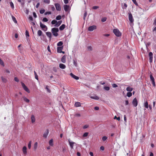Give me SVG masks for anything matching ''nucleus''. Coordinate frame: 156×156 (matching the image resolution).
<instances>
[{
	"label": "nucleus",
	"mask_w": 156,
	"mask_h": 156,
	"mask_svg": "<svg viewBox=\"0 0 156 156\" xmlns=\"http://www.w3.org/2000/svg\"><path fill=\"white\" fill-rule=\"evenodd\" d=\"M33 15L34 17L35 18H36L37 17V15L36 14V13L35 12H33Z\"/></svg>",
	"instance_id": "69168bd1"
},
{
	"label": "nucleus",
	"mask_w": 156,
	"mask_h": 156,
	"mask_svg": "<svg viewBox=\"0 0 156 156\" xmlns=\"http://www.w3.org/2000/svg\"><path fill=\"white\" fill-rule=\"evenodd\" d=\"M87 15V12H85L84 14V15H83V19L84 20H85V18H86Z\"/></svg>",
	"instance_id": "5fc2aeb1"
},
{
	"label": "nucleus",
	"mask_w": 156,
	"mask_h": 156,
	"mask_svg": "<svg viewBox=\"0 0 156 156\" xmlns=\"http://www.w3.org/2000/svg\"><path fill=\"white\" fill-rule=\"evenodd\" d=\"M99 7L98 6H94L92 7L93 9H96L99 8Z\"/></svg>",
	"instance_id": "6e6d98bb"
},
{
	"label": "nucleus",
	"mask_w": 156,
	"mask_h": 156,
	"mask_svg": "<svg viewBox=\"0 0 156 156\" xmlns=\"http://www.w3.org/2000/svg\"><path fill=\"white\" fill-rule=\"evenodd\" d=\"M113 32L117 37H120L121 36V33L118 29H114L113 30Z\"/></svg>",
	"instance_id": "f03ea898"
},
{
	"label": "nucleus",
	"mask_w": 156,
	"mask_h": 156,
	"mask_svg": "<svg viewBox=\"0 0 156 156\" xmlns=\"http://www.w3.org/2000/svg\"><path fill=\"white\" fill-rule=\"evenodd\" d=\"M133 3L136 6H138V4L136 1V0H132Z\"/></svg>",
	"instance_id": "09e8293b"
},
{
	"label": "nucleus",
	"mask_w": 156,
	"mask_h": 156,
	"mask_svg": "<svg viewBox=\"0 0 156 156\" xmlns=\"http://www.w3.org/2000/svg\"><path fill=\"white\" fill-rule=\"evenodd\" d=\"M114 119H116L117 120L119 121L120 120V117H117L116 116H115Z\"/></svg>",
	"instance_id": "603ef678"
},
{
	"label": "nucleus",
	"mask_w": 156,
	"mask_h": 156,
	"mask_svg": "<svg viewBox=\"0 0 156 156\" xmlns=\"http://www.w3.org/2000/svg\"><path fill=\"white\" fill-rule=\"evenodd\" d=\"M64 8L65 11L66 12H67L69 9V6L66 5H64Z\"/></svg>",
	"instance_id": "f8f14e48"
},
{
	"label": "nucleus",
	"mask_w": 156,
	"mask_h": 156,
	"mask_svg": "<svg viewBox=\"0 0 156 156\" xmlns=\"http://www.w3.org/2000/svg\"><path fill=\"white\" fill-rule=\"evenodd\" d=\"M27 148L26 146H24L22 149V151L24 154H27Z\"/></svg>",
	"instance_id": "4468645a"
},
{
	"label": "nucleus",
	"mask_w": 156,
	"mask_h": 156,
	"mask_svg": "<svg viewBox=\"0 0 156 156\" xmlns=\"http://www.w3.org/2000/svg\"><path fill=\"white\" fill-rule=\"evenodd\" d=\"M23 100L25 101L27 103H29L30 101V100L29 99H27L25 97H23Z\"/></svg>",
	"instance_id": "bb28decb"
},
{
	"label": "nucleus",
	"mask_w": 156,
	"mask_h": 156,
	"mask_svg": "<svg viewBox=\"0 0 156 156\" xmlns=\"http://www.w3.org/2000/svg\"><path fill=\"white\" fill-rule=\"evenodd\" d=\"M45 11V10L44 9H41L40 10V12L41 14H42Z\"/></svg>",
	"instance_id": "e433bc0d"
},
{
	"label": "nucleus",
	"mask_w": 156,
	"mask_h": 156,
	"mask_svg": "<svg viewBox=\"0 0 156 156\" xmlns=\"http://www.w3.org/2000/svg\"><path fill=\"white\" fill-rule=\"evenodd\" d=\"M107 18L106 17H105L101 19V21L102 22H105Z\"/></svg>",
	"instance_id": "49530a36"
},
{
	"label": "nucleus",
	"mask_w": 156,
	"mask_h": 156,
	"mask_svg": "<svg viewBox=\"0 0 156 156\" xmlns=\"http://www.w3.org/2000/svg\"><path fill=\"white\" fill-rule=\"evenodd\" d=\"M49 133V130L47 129L43 134V136L44 138H46Z\"/></svg>",
	"instance_id": "9b49d317"
},
{
	"label": "nucleus",
	"mask_w": 156,
	"mask_h": 156,
	"mask_svg": "<svg viewBox=\"0 0 156 156\" xmlns=\"http://www.w3.org/2000/svg\"><path fill=\"white\" fill-rule=\"evenodd\" d=\"M65 27V25L64 24H62L59 28V29L60 30H63Z\"/></svg>",
	"instance_id": "5701e85b"
},
{
	"label": "nucleus",
	"mask_w": 156,
	"mask_h": 156,
	"mask_svg": "<svg viewBox=\"0 0 156 156\" xmlns=\"http://www.w3.org/2000/svg\"><path fill=\"white\" fill-rule=\"evenodd\" d=\"M46 89L47 90V91L49 93H50L51 92V90L50 89H49L48 88V86H47L46 87Z\"/></svg>",
	"instance_id": "8fccbe9b"
},
{
	"label": "nucleus",
	"mask_w": 156,
	"mask_h": 156,
	"mask_svg": "<svg viewBox=\"0 0 156 156\" xmlns=\"http://www.w3.org/2000/svg\"><path fill=\"white\" fill-rule=\"evenodd\" d=\"M112 86L113 87H118V86L115 83L112 84Z\"/></svg>",
	"instance_id": "13d9d810"
},
{
	"label": "nucleus",
	"mask_w": 156,
	"mask_h": 156,
	"mask_svg": "<svg viewBox=\"0 0 156 156\" xmlns=\"http://www.w3.org/2000/svg\"><path fill=\"white\" fill-rule=\"evenodd\" d=\"M144 106L145 108H147L148 107V104L147 101H146L144 103Z\"/></svg>",
	"instance_id": "72a5a7b5"
},
{
	"label": "nucleus",
	"mask_w": 156,
	"mask_h": 156,
	"mask_svg": "<svg viewBox=\"0 0 156 156\" xmlns=\"http://www.w3.org/2000/svg\"><path fill=\"white\" fill-rule=\"evenodd\" d=\"M107 139V137L105 136H104L102 138V140L103 141H105Z\"/></svg>",
	"instance_id": "c03bdc74"
},
{
	"label": "nucleus",
	"mask_w": 156,
	"mask_h": 156,
	"mask_svg": "<svg viewBox=\"0 0 156 156\" xmlns=\"http://www.w3.org/2000/svg\"><path fill=\"white\" fill-rule=\"evenodd\" d=\"M31 141H29L28 144V147L29 149H30L31 147Z\"/></svg>",
	"instance_id": "c9c22d12"
},
{
	"label": "nucleus",
	"mask_w": 156,
	"mask_h": 156,
	"mask_svg": "<svg viewBox=\"0 0 156 156\" xmlns=\"http://www.w3.org/2000/svg\"><path fill=\"white\" fill-rule=\"evenodd\" d=\"M127 95L128 97H130L132 95V93L130 92H128Z\"/></svg>",
	"instance_id": "79ce46f5"
},
{
	"label": "nucleus",
	"mask_w": 156,
	"mask_h": 156,
	"mask_svg": "<svg viewBox=\"0 0 156 156\" xmlns=\"http://www.w3.org/2000/svg\"><path fill=\"white\" fill-rule=\"evenodd\" d=\"M66 56L65 55L63 56L61 58V61L63 63H65L66 62Z\"/></svg>",
	"instance_id": "412c9836"
},
{
	"label": "nucleus",
	"mask_w": 156,
	"mask_h": 156,
	"mask_svg": "<svg viewBox=\"0 0 156 156\" xmlns=\"http://www.w3.org/2000/svg\"><path fill=\"white\" fill-rule=\"evenodd\" d=\"M26 35L27 37H29V32L27 30H26Z\"/></svg>",
	"instance_id": "864d4df0"
},
{
	"label": "nucleus",
	"mask_w": 156,
	"mask_h": 156,
	"mask_svg": "<svg viewBox=\"0 0 156 156\" xmlns=\"http://www.w3.org/2000/svg\"><path fill=\"white\" fill-rule=\"evenodd\" d=\"M10 4L11 7L12 9H13L14 8V6L13 2H10Z\"/></svg>",
	"instance_id": "4c0bfd02"
},
{
	"label": "nucleus",
	"mask_w": 156,
	"mask_h": 156,
	"mask_svg": "<svg viewBox=\"0 0 156 156\" xmlns=\"http://www.w3.org/2000/svg\"><path fill=\"white\" fill-rule=\"evenodd\" d=\"M129 20L131 23H132L134 21V19L133 18V16L131 13H129Z\"/></svg>",
	"instance_id": "9d476101"
},
{
	"label": "nucleus",
	"mask_w": 156,
	"mask_h": 156,
	"mask_svg": "<svg viewBox=\"0 0 156 156\" xmlns=\"http://www.w3.org/2000/svg\"><path fill=\"white\" fill-rule=\"evenodd\" d=\"M90 98H91L96 99V100H98L99 99V98L98 96H96V95H94L92 96H90Z\"/></svg>",
	"instance_id": "aec40b11"
},
{
	"label": "nucleus",
	"mask_w": 156,
	"mask_h": 156,
	"mask_svg": "<svg viewBox=\"0 0 156 156\" xmlns=\"http://www.w3.org/2000/svg\"><path fill=\"white\" fill-rule=\"evenodd\" d=\"M149 62H150L151 63L153 60V57H149Z\"/></svg>",
	"instance_id": "e2e57ef3"
},
{
	"label": "nucleus",
	"mask_w": 156,
	"mask_h": 156,
	"mask_svg": "<svg viewBox=\"0 0 156 156\" xmlns=\"http://www.w3.org/2000/svg\"><path fill=\"white\" fill-rule=\"evenodd\" d=\"M104 89L106 90H109L110 89V88L108 87H104Z\"/></svg>",
	"instance_id": "a18cd8bd"
},
{
	"label": "nucleus",
	"mask_w": 156,
	"mask_h": 156,
	"mask_svg": "<svg viewBox=\"0 0 156 156\" xmlns=\"http://www.w3.org/2000/svg\"><path fill=\"white\" fill-rule=\"evenodd\" d=\"M68 141L71 148V151L72 152V150L73 149L74 145L75 144V143L74 142H71L70 139L68 140Z\"/></svg>",
	"instance_id": "423d86ee"
},
{
	"label": "nucleus",
	"mask_w": 156,
	"mask_h": 156,
	"mask_svg": "<svg viewBox=\"0 0 156 156\" xmlns=\"http://www.w3.org/2000/svg\"><path fill=\"white\" fill-rule=\"evenodd\" d=\"M150 77L151 80V81L154 87L155 86V83L154 81V77H153L152 74H150Z\"/></svg>",
	"instance_id": "39448f33"
},
{
	"label": "nucleus",
	"mask_w": 156,
	"mask_h": 156,
	"mask_svg": "<svg viewBox=\"0 0 156 156\" xmlns=\"http://www.w3.org/2000/svg\"><path fill=\"white\" fill-rule=\"evenodd\" d=\"M55 5L56 9L58 11H60L61 10V7L60 5L58 3H55Z\"/></svg>",
	"instance_id": "6e6552de"
},
{
	"label": "nucleus",
	"mask_w": 156,
	"mask_h": 156,
	"mask_svg": "<svg viewBox=\"0 0 156 156\" xmlns=\"http://www.w3.org/2000/svg\"><path fill=\"white\" fill-rule=\"evenodd\" d=\"M12 18L13 21L15 23H17V21L15 18L13 16H12Z\"/></svg>",
	"instance_id": "f704fd0d"
},
{
	"label": "nucleus",
	"mask_w": 156,
	"mask_h": 156,
	"mask_svg": "<svg viewBox=\"0 0 156 156\" xmlns=\"http://www.w3.org/2000/svg\"><path fill=\"white\" fill-rule=\"evenodd\" d=\"M70 75L72 77L76 80H78L79 79V77L78 76H76L72 73H71Z\"/></svg>",
	"instance_id": "2eb2a0df"
},
{
	"label": "nucleus",
	"mask_w": 156,
	"mask_h": 156,
	"mask_svg": "<svg viewBox=\"0 0 156 156\" xmlns=\"http://www.w3.org/2000/svg\"><path fill=\"white\" fill-rule=\"evenodd\" d=\"M63 46L58 47L57 48L58 52L59 53H61L62 52V51L63 49Z\"/></svg>",
	"instance_id": "ddd939ff"
},
{
	"label": "nucleus",
	"mask_w": 156,
	"mask_h": 156,
	"mask_svg": "<svg viewBox=\"0 0 156 156\" xmlns=\"http://www.w3.org/2000/svg\"><path fill=\"white\" fill-rule=\"evenodd\" d=\"M49 144L51 146H53V140L52 139H51L49 141Z\"/></svg>",
	"instance_id": "b1692460"
},
{
	"label": "nucleus",
	"mask_w": 156,
	"mask_h": 156,
	"mask_svg": "<svg viewBox=\"0 0 156 156\" xmlns=\"http://www.w3.org/2000/svg\"><path fill=\"white\" fill-rule=\"evenodd\" d=\"M14 80L17 82H19V80L17 77H15L14 79Z\"/></svg>",
	"instance_id": "bf43d9fd"
},
{
	"label": "nucleus",
	"mask_w": 156,
	"mask_h": 156,
	"mask_svg": "<svg viewBox=\"0 0 156 156\" xmlns=\"http://www.w3.org/2000/svg\"><path fill=\"white\" fill-rule=\"evenodd\" d=\"M64 3L66 4H68L69 2V0H63Z\"/></svg>",
	"instance_id": "0e129e2a"
},
{
	"label": "nucleus",
	"mask_w": 156,
	"mask_h": 156,
	"mask_svg": "<svg viewBox=\"0 0 156 156\" xmlns=\"http://www.w3.org/2000/svg\"><path fill=\"white\" fill-rule=\"evenodd\" d=\"M88 133H87V132L83 134V136L84 137H86V136H88Z\"/></svg>",
	"instance_id": "de8ad7c7"
},
{
	"label": "nucleus",
	"mask_w": 156,
	"mask_h": 156,
	"mask_svg": "<svg viewBox=\"0 0 156 156\" xmlns=\"http://www.w3.org/2000/svg\"><path fill=\"white\" fill-rule=\"evenodd\" d=\"M73 64L75 66H77V61L76 60H73Z\"/></svg>",
	"instance_id": "37998d69"
},
{
	"label": "nucleus",
	"mask_w": 156,
	"mask_h": 156,
	"mask_svg": "<svg viewBox=\"0 0 156 156\" xmlns=\"http://www.w3.org/2000/svg\"><path fill=\"white\" fill-rule=\"evenodd\" d=\"M63 44V42L62 41L59 42L57 44L58 46H62Z\"/></svg>",
	"instance_id": "473e14b6"
},
{
	"label": "nucleus",
	"mask_w": 156,
	"mask_h": 156,
	"mask_svg": "<svg viewBox=\"0 0 156 156\" xmlns=\"http://www.w3.org/2000/svg\"><path fill=\"white\" fill-rule=\"evenodd\" d=\"M46 35L51 40L52 36L51 33L50 32H46Z\"/></svg>",
	"instance_id": "f3484780"
},
{
	"label": "nucleus",
	"mask_w": 156,
	"mask_h": 156,
	"mask_svg": "<svg viewBox=\"0 0 156 156\" xmlns=\"http://www.w3.org/2000/svg\"><path fill=\"white\" fill-rule=\"evenodd\" d=\"M132 104L134 106L136 107L137 106L138 102L136 98H134L132 102Z\"/></svg>",
	"instance_id": "1a4fd4ad"
},
{
	"label": "nucleus",
	"mask_w": 156,
	"mask_h": 156,
	"mask_svg": "<svg viewBox=\"0 0 156 156\" xmlns=\"http://www.w3.org/2000/svg\"><path fill=\"white\" fill-rule=\"evenodd\" d=\"M37 143L36 142L35 143L34 145V148L35 150H36L37 148Z\"/></svg>",
	"instance_id": "cd10ccee"
},
{
	"label": "nucleus",
	"mask_w": 156,
	"mask_h": 156,
	"mask_svg": "<svg viewBox=\"0 0 156 156\" xmlns=\"http://www.w3.org/2000/svg\"><path fill=\"white\" fill-rule=\"evenodd\" d=\"M44 3L47 4H49L50 3V0H43Z\"/></svg>",
	"instance_id": "c85d7f7f"
},
{
	"label": "nucleus",
	"mask_w": 156,
	"mask_h": 156,
	"mask_svg": "<svg viewBox=\"0 0 156 156\" xmlns=\"http://www.w3.org/2000/svg\"><path fill=\"white\" fill-rule=\"evenodd\" d=\"M40 24L41 27L43 30L44 31H46L47 30L48 28L47 27L46 25L42 23L41 22H40Z\"/></svg>",
	"instance_id": "20e7f679"
},
{
	"label": "nucleus",
	"mask_w": 156,
	"mask_h": 156,
	"mask_svg": "<svg viewBox=\"0 0 156 156\" xmlns=\"http://www.w3.org/2000/svg\"><path fill=\"white\" fill-rule=\"evenodd\" d=\"M1 78L2 81L4 83H6L7 82V80L3 76L1 77Z\"/></svg>",
	"instance_id": "393cba45"
},
{
	"label": "nucleus",
	"mask_w": 156,
	"mask_h": 156,
	"mask_svg": "<svg viewBox=\"0 0 156 156\" xmlns=\"http://www.w3.org/2000/svg\"><path fill=\"white\" fill-rule=\"evenodd\" d=\"M62 23V21H59L58 22H57V23L55 25V27H58L60 26Z\"/></svg>",
	"instance_id": "4be33fe9"
},
{
	"label": "nucleus",
	"mask_w": 156,
	"mask_h": 156,
	"mask_svg": "<svg viewBox=\"0 0 156 156\" xmlns=\"http://www.w3.org/2000/svg\"><path fill=\"white\" fill-rule=\"evenodd\" d=\"M48 21V19L46 17L43 18L42 21L44 22H47Z\"/></svg>",
	"instance_id": "a19ab883"
},
{
	"label": "nucleus",
	"mask_w": 156,
	"mask_h": 156,
	"mask_svg": "<svg viewBox=\"0 0 156 156\" xmlns=\"http://www.w3.org/2000/svg\"><path fill=\"white\" fill-rule=\"evenodd\" d=\"M42 32L41 30H39L37 32V34L38 36H40L41 35Z\"/></svg>",
	"instance_id": "c756f323"
},
{
	"label": "nucleus",
	"mask_w": 156,
	"mask_h": 156,
	"mask_svg": "<svg viewBox=\"0 0 156 156\" xmlns=\"http://www.w3.org/2000/svg\"><path fill=\"white\" fill-rule=\"evenodd\" d=\"M126 90L127 91L131 92L133 90V89L132 87H127Z\"/></svg>",
	"instance_id": "a878e982"
},
{
	"label": "nucleus",
	"mask_w": 156,
	"mask_h": 156,
	"mask_svg": "<svg viewBox=\"0 0 156 156\" xmlns=\"http://www.w3.org/2000/svg\"><path fill=\"white\" fill-rule=\"evenodd\" d=\"M29 19L31 20V21H33V18H32V17L31 16H29Z\"/></svg>",
	"instance_id": "774afa93"
},
{
	"label": "nucleus",
	"mask_w": 156,
	"mask_h": 156,
	"mask_svg": "<svg viewBox=\"0 0 156 156\" xmlns=\"http://www.w3.org/2000/svg\"><path fill=\"white\" fill-rule=\"evenodd\" d=\"M94 109L96 110H98L99 109V108L98 107H95L94 108Z\"/></svg>",
	"instance_id": "338daca9"
},
{
	"label": "nucleus",
	"mask_w": 156,
	"mask_h": 156,
	"mask_svg": "<svg viewBox=\"0 0 156 156\" xmlns=\"http://www.w3.org/2000/svg\"><path fill=\"white\" fill-rule=\"evenodd\" d=\"M61 19V16L60 15H58L57 16L56 19L57 20H60Z\"/></svg>",
	"instance_id": "ea45409f"
},
{
	"label": "nucleus",
	"mask_w": 156,
	"mask_h": 156,
	"mask_svg": "<svg viewBox=\"0 0 156 156\" xmlns=\"http://www.w3.org/2000/svg\"><path fill=\"white\" fill-rule=\"evenodd\" d=\"M57 23V21L55 20H53L52 21L51 23L52 24H55Z\"/></svg>",
	"instance_id": "58836bf2"
},
{
	"label": "nucleus",
	"mask_w": 156,
	"mask_h": 156,
	"mask_svg": "<svg viewBox=\"0 0 156 156\" xmlns=\"http://www.w3.org/2000/svg\"><path fill=\"white\" fill-rule=\"evenodd\" d=\"M87 49L88 51H90L92 50V47L90 46H88L87 47Z\"/></svg>",
	"instance_id": "4d7b16f0"
},
{
	"label": "nucleus",
	"mask_w": 156,
	"mask_h": 156,
	"mask_svg": "<svg viewBox=\"0 0 156 156\" xmlns=\"http://www.w3.org/2000/svg\"><path fill=\"white\" fill-rule=\"evenodd\" d=\"M149 57H153V53L152 52H150L149 53Z\"/></svg>",
	"instance_id": "052dcab7"
},
{
	"label": "nucleus",
	"mask_w": 156,
	"mask_h": 156,
	"mask_svg": "<svg viewBox=\"0 0 156 156\" xmlns=\"http://www.w3.org/2000/svg\"><path fill=\"white\" fill-rule=\"evenodd\" d=\"M21 84L24 90L28 93H29L30 92V91L27 87L25 85V84L23 83L22 82L21 83Z\"/></svg>",
	"instance_id": "7ed1b4c3"
},
{
	"label": "nucleus",
	"mask_w": 156,
	"mask_h": 156,
	"mask_svg": "<svg viewBox=\"0 0 156 156\" xmlns=\"http://www.w3.org/2000/svg\"><path fill=\"white\" fill-rule=\"evenodd\" d=\"M51 32L53 35L55 37H57L58 35V32L59 31L58 28L54 27L52 28L51 30Z\"/></svg>",
	"instance_id": "f257e3e1"
},
{
	"label": "nucleus",
	"mask_w": 156,
	"mask_h": 156,
	"mask_svg": "<svg viewBox=\"0 0 156 156\" xmlns=\"http://www.w3.org/2000/svg\"><path fill=\"white\" fill-rule=\"evenodd\" d=\"M81 103L80 102H77L75 103L74 106L76 107L81 106Z\"/></svg>",
	"instance_id": "dca6fc26"
},
{
	"label": "nucleus",
	"mask_w": 156,
	"mask_h": 156,
	"mask_svg": "<svg viewBox=\"0 0 156 156\" xmlns=\"http://www.w3.org/2000/svg\"><path fill=\"white\" fill-rule=\"evenodd\" d=\"M34 75H35V78L36 79H37V80H38V76L37 75L36 72L34 71Z\"/></svg>",
	"instance_id": "2f4dec72"
},
{
	"label": "nucleus",
	"mask_w": 156,
	"mask_h": 156,
	"mask_svg": "<svg viewBox=\"0 0 156 156\" xmlns=\"http://www.w3.org/2000/svg\"><path fill=\"white\" fill-rule=\"evenodd\" d=\"M31 122L32 123H34L35 121V118L34 116L33 115H32L31 117Z\"/></svg>",
	"instance_id": "6ab92c4d"
},
{
	"label": "nucleus",
	"mask_w": 156,
	"mask_h": 156,
	"mask_svg": "<svg viewBox=\"0 0 156 156\" xmlns=\"http://www.w3.org/2000/svg\"><path fill=\"white\" fill-rule=\"evenodd\" d=\"M97 29V27L95 25H93L92 26H90L88 29V30L90 31H92L94 30Z\"/></svg>",
	"instance_id": "0eeeda50"
},
{
	"label": "nucleus",
	"mask_w": 156,
	"mask_h": 156,
	"mask_svg": "<svg viewBox=\"0 0 156 156\" xmlns=\"http://www.w3.org/2000/svg\"><path fill=\"white\" fill-rule=\"evenodd\" d=\"M0 64L3 66H4L5 65L3 61L0 58Z\"/></svg>",
	"instance_id": "7c9ffc66"
},
{
	"label": "nucleus",
	"mask_w": 156,
	"mask_h": 156,
	"mask_svg": "<svg viewBox=\"0 0 156 156\" xmlns=\"http://www.w3.org/2000/svg\"><path fill=\"white\" fill-rule=\"evenodd\" d=\"M59 67L62 69H64L66 68V66L64 64L60 63L59 65Z\"/></svg>",
	"instance_id": "a211bd4d"
},
{
	"label": "nucleus",
	"mask_w": 156,
	"mask_h": 156,
	"mask_svg": "<svg viewBox=\"0 0 156 156\" xmlns=\"http://www.w3.org/2000/svg\"><path fill=\"white\" fill-rule=\"evenodd\" d=\"M51 12H46L44 13L45 15H47V14H51Z\"/></svg>",
	"instance_id": "3c124183"
},
{
	"label": "nucleus",
	"mask_w": 156,
	"mask_h": 156,
	"mask_svg": "<svg viewBox=\"0 0 156 156\" xmlns=\"http://www.w3.org/2000/svg\"><path fill=\"white\" fill-rule=\"evenodd\" d=\"M127 5L126 3H124L123 6V8L126 9L127 8Z\"/></svg>",
	"instance_id": "680f3d73"
}]
</instances>
